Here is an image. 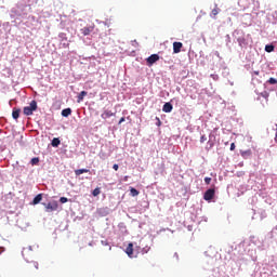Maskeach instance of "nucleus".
I'll use <instances>...</instances> for the list:
<instances>
[{
	"instance_id": "1",
	"label": "nucleus",
	"mask_w": 277,
	"mask_h": 277,
	"mask_svg": "<svg viewBox=\"0 0 277 277\" xmlns=\"http://www.w3.org/2000/svg\"><path fill=\"white\" fill-rule=\"evenodd\" d=\"M36 109H38V102L31 101L29 106L24 107L23 114L24 116H34V111H36Z\"/></svg>"
},
{
	"instance_id": "2",
	"label": "nucleus",
	"mask_w": 277,
	"mask_h": 277,
	"mask_svg": "<svg viewBox=\"0 0 277 277\" xmlns=\"http://www.w3.org/2000/svg\"><path fill=\"white\" fill-rule=\"evenodd\" d=\"M26 274L34 275L36 272L39 269V264L36 261L28 262L27 265L25 266Z\"/></svg>"
},
{
	"instance_id": "3",
	"label": "nucleus",
	"mask_w": 277,
	"mask_h": 277,
	"mask_svg": "<svg viewBox=\"0 0 277 277\" xmlns=\"http://www.w3.org/2000/svg\"><path fill=\"white\" fill-rule=\"evenodd\" d=\"M213 198H215V188H209L208 190H206V193L203 194V200H207L209 202L213 200Z\"/></svg>"
},
{
	"instance_id": "4",
	"label": "nucleus",
	"mask_w": 277,
	"mask_h": 277,
	"mask_svg": "<svg viewBox=\"0 0 277 277\" xmlns=\"http://www.w3.org/2000/svg\"><path fill=\"white\" fill-rule=\"evenodd\" d=\"M57 201L49 202L45 205V211L48 213H51L53 211H57Z\"/></svg>"
},
{
	"instance_id": "5",
	"label": "nucleus",
	"mask_w": 277,
	"mask_h": 277,
	"mask_svg": "<svg viewBox=\"0 0 277 277\" xmlns=\"http://www.w3.org/2000/svg\"><path fill=\"white\" fill-rule=\"evenodd\" d=\"M146 62H147L148 66H153V64L159 62V55L151 54L149 57L146 58Z\"/></svg>"
},
{
	"instance_id": "6",
	"label": "nucleus",
	"mask_w": 277,
	"mask_h": 277,
	"mask_svg": "<svg viewBox=\"0 0 277 277\" xmlns=\"http://www.w3.org/2000/svg\"><path fill=\"white\" fill-rule=\"evenodd\" d=\"M181 49H183V42L174 41L173 42V53H175V54L181 53Z\"/></svg>"
},
{
	"instance_id": "7",
	"label": "nucleus",
	"mask_w": 277,
	"mask_h": 277,
	"mask_svg": "<svg viewBox=\"0 0 277 277\" xmlns=\"http://www.w3.org/2000/svg\"><path fill=\"white\" fill-rule=\"evenodd\" d=\"M92 31H94V26H88L80 29L82 36H90Z\"/></svg>"
},
{
	"instance_id": "8",
	"label": "nucleus",
	"mask_w": 277,
	"mask_h": 277,
	"mask_svg": "<svg viewBox=\"0 0 277 277\" xmlns=\"http://www.w3.org/2000/svg\"><path fill=\"white\" fill-rule=\"evenodd\" d=\"M113 116H116V113H113L111 110L106 109L101 115V118H103V120H107V118H111Z\"/></svg>"
},
{
	"instance_id": "9",
	"label": "nucleus",
	"mask_w": 277,
	"mask_h": 277,
	"mask_svg": "<svg viewBox=\"0 0 277 277\" xmlns=\"http://www.w3.org/2000/svg\"><path fill=\"white\" fill-rule=\"evenodd\" d=\"M12 118L14 120H18V118H21V108H16V107L13 108Z\"/></svg>"
},
{
	"instance_id": "10",
	"label": "nucleus",
	"mask_w": 277,
	"mask_h": 277,
	"mask_svg": "<svg viewBox=\"0 0 277 277\" xmlns=\"http://www.w3.org/2000/svg\"><path fill=\"white\" fill-rule=\"evenodd\" d=\"M126 253L130 259H133V242H130L126 249Z\"/></svg>"
},
{
	"instance_id": "11",
	"label": "nucleus",
	"mask_w": 277,
	"mask_h": 277,
	"mask_svg": "<svg viewBox=\"0 0 277 277\" xmlns=\"http://www.w3.org/2000/svg\"><path fill=\"white\" fill-rule=\"evenodd\" d=\"M172 109H173V106L170 103H166L162 107V111H164V114H170Z\"/></svg>"
},
{
	"instance_id": "12",
	"label": "nucleus",
	"mask_w": 277,
	"mask_h": 277,
	"mask_svg": "<svg viewBox=\"0 0 277 277\" xmlns=\"http://www.w3.org/2000/svg\"><path fill=\"white\" fill-rule=\"evenodd\" d=\"M85 96H88V92L87 91H81L78 95L77 103H81L83 101V98H85Z\"/></svg>"
},
{
	"instance_id": "13",
	"label": "nucleus",
	"mask_w": 277,
	"mask_h": 277,
	"mask_svg": "<svg viewBox=\"0 0 277 277\" xmlns=\"http://www.w3.org/2000/svg\"><path fill=\"white\" fill-rule=\"evenodd\" d=\"M88 172H90V170H88V169H77L75 171V174H76V176H81V174H88Z\"/></svg>"
},
{
	"instance_id": "14",
	"label": "nucleus",
	"mask_w": 277,
	"mask_h": 277,
	"mask_svg": "<svg viewBox=\"0 0 277 277\" xmlns=\"http://www.w3.org/2000/svg\"><path fill=\"white\" fill-rule=\"evenodd\" d=\"M217 14H220V8H217V4H215V8L211 11L210 16L212 18H215V16H217Z\"/></svg>"
},
{
	"instance_id": "15",
	"label": "nucleus",
	"mask_w": 277,
	"mask_h": 277,
	"mask_svg": "<svg viewBox=\"0 0 277 277\" xmlns=\"http://www.w3.org/2000/svg\"><path fill=\"white\" fill-rule=\"evenodd\" d=\"M70 114H72V109H70V108H65L62 110V116L64 118H68V116H70Z\"/></svg>"
},
{
	"instance_id": "16",
	"label": "nucleus",
	"mask_w": 277,
	"mask_h": 277,
	"mask_svg": "<svg viewBox=\"0 0 277 277\" xmlns=\"http://www.w3.org/2000/svg\"><path fill=\"white\" fill-rule=\"evenodd\" d=\"M40 202H42V194H39L34 198L32 205H40Z\"/></svg>"
},
{
	"instance_id": "17",
	"label": "nucleus",
	"mask_w": 277,
	"mask_h": 277,
	"mask_svg": "<svg viewBox=\"0 0 277 277\" xmlns=\"http://www.w3.org/2000/svg\"><path fill=\"white\" fill-rule=\"evenodd\" d=\"M62 142L60 141V138H57V137H54L53 140H52V146H53V148H57V146H60V144H61Z\"/></svg>"
},
{
	"instance_id": "18",
	"label": "nucleus",
	"mask_w": 277,
	"mask_h": 277,
	"mask_svg": "<svg viewBox=\"0 0 277 277\" xmlns=\"http://www.w3.org/2000/svg\"><path fill=\"white\" fill-rule=\"evenodd\" d=\"M130 195L135 198V196H140V192L135 189L134 187L130 188Z\"/></svg>"
},
{
	"instance_id": "19",
	"label": "nucleus",
	"mask_w": 277,
	"mask_h": 277,
	"mask_svg": "<svg viewBox=\"0 0 277 277\" xmlns=\"http://www.w3.org/2000/svg\"><path fill=\"white\" fill-rule=\"evenodd\" d=\"M240 155L246 159V157H250L252 155V150L248 149L245 151H240Z\"/></svg>"
},
{
	"instance_id": "20",
	"label": "nucleus",
	"mask_w": 277,
	"mask_h": 277,
	"mask_svg": "<svg viewBox=\"0 0 277 277\" xmlns=\"http://www.w3.org/2000/svg\"><path fill=\"white\" fill-rule=\"evenodd\" d=\"M31 166H38V163H40V158L35 157L30 160Z\"/></svg>"
},
{
	"instance_id": "21",
	"label": "nucleus",
	"mask_w": 277,
	"mask_h": 277,
	"mask_svg": "<svg viewBox=\"0 0 277 277\" xmlns=\"http://www.w3.org/2000/svg\"><path fill=\"white\" fill-rule=\"evenodd\" d=\"M265 51H266V53L274 52V45H272V44L265 45Z\"/></svg>"
},
{
	"instance_id": "22",
	"label": "nucleus",
	"mask_w": 277,
	"mask_h": 277,
	"mask_svg": "<svg viewBox=\"0 0 277 277\" xmlns=\"http://www.w3.org/2000/svg\"><path fill=\"white\" fill-rule=\"evenodd\" d=\"M101 194V188L100 187H96L93 192H92V196L96 197V196H100Z\"/></svg>"
},
{
	"instance_id": "23",
	"label": "nucleus",
	"mask_w": 277,
	"mask_h": 277,
	"mask_svg": "<svg viewBox=\"0 0 277 277\" xmlns=\"http://www.w3.org/2000/svg\"><path fill=\"white\" fill-rule=\"evenodd\" d=\"M238 43H239V47H246V39H243V38H239L238 39Z\"/></svg>"
},
{
	"instance_id": "24",
	"label": "nucleus",
	"mask_w": 277,
	"mask_h": 277,
	"mask_svg": "<svg viewBox=\"0 0 277 277\" xmlns=\"http://www.w3.org/2000/svg\"><path fill=\"white\" fill-rule=\"evenodd\" d=\"M267 83H269L271 85H275V83H277L276 78H269Z\"/></svg>"
},
{
	"instance_id": "25",
	"label": "nucleus",
	"mask_w": 277,
	"mask_h": 277,
	"mask_svg": "<svg viewBox=\"0 0 277 277\" xmlns=\"http://www.w3.org/2000/svg\"><path fill=\"white\" fill-rule=\"evenodd\" d=\"M60 202H61L62 205H66V202H68V198H66V197H61V198H60Z\"/></svg>"
},
{
	"instance_id": "26",
	"label": "nucleus",
	"mask_w": 277,
	"mask_h": 277,
	"mask_svg": "<svg viewBox=\"0 0 277 277\" xmlns=\"http://www.w3.org/2000/svg\"><path fill=\"white\" fill-rule=\"evenodd\" d=\"M102 246H108V250H111V246H109V242L107 240L101 241Z\"/></svg>"
},
{
	"instance_id": "27",
	"label": "nucleus",
	"mask_w": 277,
	"mask_h": 277,
	"mask_svg": "<svg viewBox=\"0 0 277 277\" xmlns=\"http://www.w3.org/2000/svg\"><path fill=\"white\" fill-rule=\"evenodd\" d=\"M211 181H212L211 177H205L206 185H211Z\"/></svg>"
},
{
	"instance_id": "28",
	"label": "nucleus",
	"mask_w": 277,
	"mask_h": 277,
	"mask_svg": "<svg viewBox=\"0 0 277 277\" xmlns=\"http://www.w3.org/2000/svg\"><path fill=\"white\" fill-rule=\"evenodd\" d=\"M205 142H207V136L206 135H201L200 144H205Z\"/></svg>"
},
{
	"instance_id": "29",
	"label": "nucleus",
	"mask_w": 277,
	"mask_h": 277,
	"mask_svg": "<svg viewBox=\"0 0 277 277\" xmlns=\"http://www.w3.org/2000/svg\"><path fill=\"white\" fill-rule=\"evenodd\" d=\"M208 146H209V148H213V146H215V143H213V141L209 140Z\"/></svg>"
},
{
	"instance_id": "30",
	"label": "nucleus",
	"mask_w": 277,
	"mask_h": 277,
	"mask_svg": "<svg viewBox=\"0 0 277 277\" xmlns=\"http://www.w3.org/2000/svg\"><path fill=\"white\" fill-rule=\"evenodd\" d=\"M119 168H120V167H119L118 164H114V166H113V170H115V172H118Z\"/></svg>"
},
{
	"instance_id": "31",
	"label": "nucleus",
	"mask_w": 277,
	"mask_h": 277,
	"mask_svg": "<svg viewBox=\"0 0 277 277\" xmlns=\"http://www.w3.org/2000/svg\"><path fill=\"white\" fill-rule=\"evenodd\" d=\"M235 148H236L235 143H232L230 147H229V150H235Z\"/></svg>"
},
{
	"instance_id": "32",
	"label": "nucleus",
	"mask_w": 277,
	"mask_h": 277,
	"mask_svg": "<svg viewBox=\"0 0 277 277\" xmlns=\"http://www.w3.org/2000/svg\"><path fill=\"white\" fill-rule=\"evenodd\" d=\"M124 117H121L120 120H119V124H122V122H124Z\"/></svg>"
},
{
	"instance_id": "33",
	"label": "nucleus",
	"mask_w": 277,
	"mask_h": 277,
	"mask_svg": "<svg viewBox=\"0 0 277 277\" xmlns=\"http://www.w3.org/2000/svg\"><path fill=\"white\" fill-rule=\"evenodd\" d=\"M157 120H158V123L161 124V120H159V118H157Z\"/></svg>"
},
{
	"instance_id": "34",
	"label": "nucleus",
	"mask_w": 277,
	"mask_h": 277,
	"mask_svg": "<svg viewBox=\"0 0 277 277\" xmlns=\"http://www.w3.org/2000/svg\"><path fill=\"white\" fill-rule=\"evenodd\" d=\"M255 75H259V71H255Z\"/></svg>"
},
{
	"instance_id": "35",
	"label": "nucleus",
	"mask_w": 277,
	"mask_h": 277,
	"mask_svg": "<svg viewBox=\"0 0 277 277\" xmlns=\"http://www.w3.org/2000/svg\"><path fill=\"white\" fill-rule=\"evenodd\" d=\"M275 140H276V142H277V135H276Z\"/></svg>"
}]
</instances>
